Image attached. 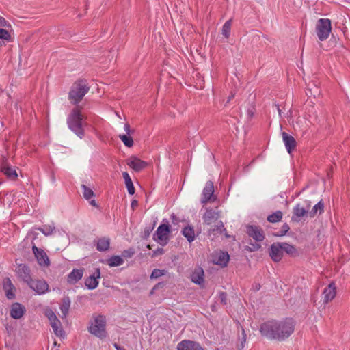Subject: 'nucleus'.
<instances>
[{
    "label": "nucleus",
    "instance_id": "nucleus-1",
    "mask_svg": "<svg viewBox=\"0 0 350 350\" xmlns=\"http://www.w3.org/2000/svg\"><path fill=\"white\" fill-rule=\"evenodd\" d=\"M295 322L291 318L281 321H268L260 325V332L268 339L284 340L294 332Z\"/></svg>",
    "mask_w": 350,
    "mask_h": 350
},
{
    "label": "nucleus",
    "instance_id": "nucleus-2",
    "mask_svg": "<svg viewBox=\"0 0 350 350\" xmlns=\"http://www.w3.org/2000/svg\"><path fill=\"white\" fill-rule=\"evenodd\" d=\"M85 116L81 113L78 107L74 108L67 118V124L72 130L81 139L84 136L83 120Z\"/></svg>",
    "mask_w": 350,
    "mask_h": 350
},
{
    "label": "nucleus",
    "instance_id": "nucleus-3",
    "mask_svg": "<svg viewBox=\"0 0 350 350\" xmlns=\"http://www.w3.org/2000/svg\"><path fill=\"white\" fill-rule=\"evenodd\" d=\"M90 87L85 81L78 80L74 83L68 94V99L73 105H77L88 92Z\"/></svg>",
    "mask_w": 350,
    "mask_h": 350
},
{
    "label": "nucleus",
    "instance_id": "nucleus-4",
    "mask_svg": "<svg viewBox=\"0 0 350 350\" xmlns=\"http://www.w3.org/2000/svg\"><path fill=\"white\" fill-rule=\"evenodd\" d=\"M88 332L100 338L107 337L106 331V318L104 315L98 314L93 317V320L91 321L90 326L88 327Z\"/></svg>",
    "mask_w": 350,
    "mask_h": 350
},
{
    "label": "nucleus",
    "instance_id": "nucleus-5",
    "mask_svg": "<svg viewBox=\"0 0 350 350\" xmlns=\"http://www.w3.org/2000/svg\"><path fill=\"white\" fill-rule=\"evenodd\" d=\"M332 31L331 21L328 18H320L316 24V33L321 41L327 40Z\"/></svg>",
    "mask_w": 350,
    "mask_h": 350
},
{
    "label": "nucleus",
    "instance_id": "nucleus-6",
    "mask_svg": "<svg viewBox=\"0 0 350 350\" xmlns=\"http://www.w3.org/2000/svg\"><path fill=\"white\" fill-rule=\"evenodd\" d=\"M170 232V227L168 224H161L157 229L154 239L161 245H165L169 241V234Z\"/></svg>",
    "mask_w": 350,
    "mask_h": 350
},
{
    "label": "nucleus",
    "instance_id": "nucleus-7",
    "mask_svg": "<svg viewBox=\"0 0 350 350\" xmlns=\"http://www.w3.org/2000/svg\"><path fill=\"white\" fill-rule=\"evenodd\" d=\"M29 286L39 295L45 293L49 291V285L43 280H33L31 278L27 282Z\"/></svg>",
    "mask_w": 350,
    "mask_h": 350
},
{
    "label": "nucleus",
    "instance_id": "nucleus-8",
    "mask_svg": "<svg viewBox=\"0 0 350 350\" xmlns=\"http://www.w3.org/2000/svg\"><path fill=\"white\" fill-rule=\"evenodd\" d=\"M305 204L301 205V204H297L293 208V216L292 219L294 221H299V219L303 216H304L307 213H308V210L311 206L310 202L305 201Z\"/></svg>",
    "mask_w": 350,
    "mask_h": 350
},
{
    "label": "nucleus",
    "instance_id": "nucleus-9",
    "mask_svg": "<svg viewBox=\"0 0 350 350\" xmlns=\"http://www.w3.org/2000/svg\"><path fill=\"white\" fill-rule=\"evenodd\" d=\"M281 243L277 242L273 243L269 249V255L274 262H279L283 256V249Z\"/></svg>",
    "mask_w": 350,
    "mask_h": 350
},
{
    "label": "nucleus",
    "instance_id": "nucleus-10",
    "mask_svg": "<svg viewBox=\"0 0 350 350\" xmlns=\"http://www.w3.org/2000/svg\"><path fill=\"white\" fill-rule=\"evenodd\" d=\"M32 250L38 264L40 266L48 267L49 265L50 261L49 257L43 250L39 249L36 246L33 245Z\"/></svg>",
    "mask_w": 350,
    "mask_h": 350
},
{
    "label": "nucleus",
    "instance_id": "nucleus-11",
    "mask_svg": "<svg viewBox=\"0 0 350 350\" xmlns=\"http://www.w3.org/2000/svg\"><path fill=\"white\" fill-rule=\"evenodd\" d=\"M336 295V287L334 283L329 284L323 292V300L324 304H327L333 300Z\"/></svg>",
    "mask_w": 350,
    "mask_h": 350
},
{
    "label": "nucleus",
    "instance_id": "nucleus-12",
    "mask_svg": "<svg viewBox=\"0 0 350 350\" xmlns=\"http://www.w3.org/2000/svg\"><path fill=\"white\" fill-rule=\"evenodd\" d=\"M247 233L250 237H252L256 241L260 242L265 239L262 230L256 226H249L247 228Z\"/></svg>",
    "mask_w": 350,
    "mask_h": 350
},
{
    "label": "nucleus",
    "instance_id": "nucleus-13",
    "mask_svg": "<svg viewBox=\"0 0 350 350\" xmlns=\"http://www.w3.org/2000/svg\"><path fill=\"white\" fill-rule=\"evenodd\" d=\"M3 288L5 292L6 297L8 299H13L15 297L16 288L9 278H5L3 280Z\"/></svg>",
    "mask_w": 350,
    "mask_h": 350
},
{
    "label": "nucleus",
    "instance_id": "nucleus-14",
    "mask_svg": "<svg viewBox=\"0 0 350 350\" xmlns=\"http://www.w3.org/2000/svg\"><path fill=\"white\" fill-rule=\"evenodd\" d=\"M178 350H204L198 342L191 340H183L177 345Z\"/></svg>",
    "mask_w": 350,
    "mask_h": 350
},
{
    "label": "nucleus",
    "instance_id": "nucleus-15",
    "mask_svg": "<svg viewBox=\"0 0 350 350\" xmlns=\"http://www.w3.org/2000/svg\"><path fill=\"white\" fill-rule=\"evenodd\" d=\"M3 159H5V157H3ZM1 171L8 178L11 180H15L18 177V174L16 172V168L12 167L5 160H3L1 165Z\"/></svg>",
    "mask_w": 350,
    "mask_h": 350
},
{
    "label": "nucleus",
    "instance_id": "nucleus-16",
    "mask_svg": "<svg viewBox=\"0 0 350 350\" xmlns=\"http://www.w3.org/2000/svg\"><path fill=\"white\" fill-rule=\"evenodd\" d=\"M16 272L18 276L26 283L29 282L31 278L30 275V269L26 265H18L16 269Z\"/></svg>",
    "mask_w": 350,
    "mask_h": 350
},
{
    "label": "nucleus",
    "instance_id": "nucleus-17",
    "mask_svg": "<svg viewBox=\"0 0 350 350\" xmlns=\"http://www.w3.org/2000/svg\"><path fill=\"white\" fill-rule=\"evenodd\" d=\"M100 269H96L95 272L93 273V275L86 278L85 281V284L87 286V288L91 290L96 288L98 286V279L100 278Z\"/></svg>",
    "mask_w": 350,
    "mask_h": 350
},
{
    "label": "nucleus",
    "instance_id": "nucleus-18",
    "mask_svg": "<svg viewBox=\"0 0 350 350\" xmlns=\"http://www.w3.org/2000/svg\"><path fill=\"white\" fill-rule=\"evenodd\" d=\"M127 165L135 172H139L146 167L147 163L135 157H132L127 160Z\"/></svg>",
    "mask_w": 350,
    "mask_h": 350
},
{
    "label": "nucleus",
    "instance_id": "nucleus-19",
    "mask_svg": "<svg viewBox=\"0 0 350 350\" xmlns=\"http://www.w3.org/2000/svg\"><path fill=\"white\" fill-rule=\"evenodd\" d=\"M214 192V187L213 183L211 181H208L206 183V185L202 191V198L201 199L202 204H206L208 201H209L213 194Z\"/></svg>",
    "mask_w": 350,
    "mask_h": 350
},
{
    "label": "nucleus",
    "instance_id": "nucleus-20",
    "mask_svg": "<svg viewBox=\"0 0 350 350\" xmlns=\"http://www.w3.org/2000/svg\"><path fill=\"white\" fill-rule=\"evenodd\" d=\"M25 312V308L21 304L16 302L11 306L10 316L15 319L21 318Z\"/></svg>",
    "mask_w": 350,
    "mask_h": 350
},
{
    "label": "nucleus",
    "instance_id": "nucleus-21",
    "mask_svg": "<svg viewBox=\"0 0 350 350\" xmlns=\"http://www.w3.org/2000/svg\"><path fill=\"white\" fill-rule=\"evenodd\" d=\"M219 217V213L213 211L212 209H207L203 215L204 223L206 225L211 224L214 221L217 220Z\"/></svg>",
    "mask_w": 350,
    "mask_h": 350
},
{
    "label": "nucleus",
    "instance_id": "nucleus-22",
    "mask_svg": "<svg viewBox=\"0 0 350 350\" xmlns=\"http://www.w3.org/2000/svg\"><path fill=\"white\" fill-rule=\"evenodd\" d=\"M282 137L287 152L288 153H291V152L294 150L296 146L295 139L293 137L284 132L282 133Z\"/></svg>",
    "mask_w": 350,
    "mask_h": 350
},
{
    "label": "nucleus",
    "instance_id": "nucleus-23",
    "mask_svg": "<svg viewBox=\"0 0 350 350\" xmlns=\"http://www.w3.org/2000/svg\"><path fill=\"white\" fill-rule=\"evenodd\" d=\"M83 275V269H74L68 275V282L70 284H75L80 280Z\"/></svg>",
    "mask_w": 350,
    "mask_h": 350
},
{
    "label": "nucleus",
    "instance_id": "nucleus-24",
    "mask_svg": "<svg viewBox=\"0 0 350 350\" xmlns=\"http://www.w3.org/2000/svg\"><path fill=\"white\" fill-rule=\"evenodd\" d=\"M191 280L193 282L201 285L204 283V271L202 268L196 269L191 275Z\"/></svg>",
    "mask_w": 350,
    "mask_h": 350
},
{
    "label": "nucleus",
    "instance_id": "nucleus-25",
    "mask_svg": "<svg viewBox=\"0 0 350 350\" xmlns=\"http://www.w3.org/2000/svg\"><path fill=\"white\" fill-rule=\"evenodd\" d=\"M110 245V239L107 237H102L98 239L96 249L100 252H105L109 250Z\"/></svg>",
    "mask_w": 350,
    "mask_h": 350
},
{
    "label": "nucleus",
    "instance_id": "nucleus-26",
    "mask_svg": "<svg viewBox=\"0 0 350 350\" xmlns=\"http://www.w3.org/2000/svg\"><path fill=\"white\" fill-rule=\"evenodd\" d=\"M225 230L226 228L224 223L221 221H219L217 224L209 229L208 233L209 236L213 235V237H215L217 234H221Z\"/></svg>",
    "mask_w": 350,
    "mask_h": 350
},
{
    "label": "nucleus",
    "instance_id": "nucleus-27",
    "mask_svg": "<svg viewBox=\"0 0 350 350\" xmlns=\"http://www.w3.org/2000/svg\"><path fill=\"white\" fill-rule=\"evenodd\" d=\"M71 304V300L69 297H64L62 299V304L60 305V310L63 314V317H66L68 314L70 307Z\"/></svg>",
    "mask_w": 350,
    "mask_h": 350
},
{
    "label": "nucleus",
    "instance_id": "nucleus-28",
    "mask_svg": "<svg viewBox=\"0 0 350 350\" xmlns=\"http://www.w3.org/2000/svg\"><path fill=\"white\" fill-rule=\"evenodd\" d=\"M122 176L123 178L124 179L125 185L127 188L129 193L131 195H133L135 193V189L129 174L126 172H124L122 173Z\"/></svg>",
    "mask_w": 350,
    "mask_h": 350
},
{
    "label": "nucleus",
    "instance_id": "nucleus-29",
    "mask_svg": "<svg viewBox=\"0 0 350 350\" xmlns=\"http://www.w3.org/2000/svg\"><path fill=\"white\" fill-rule=\"evenodd\" d=\"M51 326L53 328V330L55 334L58 337H63L64 335V331L62 329L61 322L59 319L54 321L51 323Z\"/></svg>",
    "mask_w": 350,
    "mask_h": 350
},
{
    "label": "nucleus",
    "instance_id": "nucleus-30",
    "mask_svg": "<svg viewBox=\"0 0 350 350\" xmlns=\"http://www.w3.org/2000/svg\"><path fill=\"white\" fill-rule=\"evenodd\" d=\"M183 235L191 243L195 239V232L193 228L191 226L185 227L182 230Z\"/></svg>",
    "mask_w": 350,
    "mask_h": 350
},
{
    "label": "nucleus",
    "instance_id": "nucleus-31",
    "mask_svg": "<svg viewBox=\"0 0 350 350\" xmlns=\"http://www.w3.org/2000/svg\"><path fill=\"white\" fill-rule=\"evenodd\" d=\"M281 245L282 246V247L283 249V252H285L291 256H296L298 255L297 250L294 245H290L285 242L281 243Z\"/></svg>",
    "mask_w": 350,
    "mask_h": 350
},
{
    "label": "nucleus",
    "instance_id": "nucleus-32",
    "mask_svg": "<svg viewBox=\"0 0 350 350\" xmlns=\"http://www.w3.org/2000/svg\"><path fill=\"white\" fill-rule=\"evenodd\" d=\"M107 262V265L112 267L122 265L124 263V260L120 256H113Z\"/></svg>",
    "mask_w": 350,
    "mask_h": 350
},
{
    "label": "nucleus",
    "instance_id": "nucleus-33",
    "mask_svg": "<svg viewBox=\"0 0 350 350\" xmlns=\"http://www.w3.org/2000/svg\"><path fill=\"white\" fill-rule=\"evenodd\" d=\"M229 260V256L228 253L220 252L218 254V256L217 259H215V262L217 265H219L221 266H226Z\"/></svg>",
    "mask_w": 350,
    "mask_h": 350
},
{
    "label": "nucleus",
    "instance_id": "nucleus-34",
    "mask_svg": "<svg viewBox=\"0 0 350 350\" xmlns=\"http://www.w3.org/2000/svg\"><path fill=\"white\" fill-rule=\"evenodd\" d=\"M324 210V204L322 201H319L317 204H315L312 208L311 211L309 212V215L310 217H314L319 212V214L323 212Z\"/></svg>",
    "mask_w": 350,
    "mask_h": 350
},
{
    "label": "nucleus",
    "instance_id": "nucleus-35",
    "mask_svg": "<svg viewBox=\"0 0 350 350\" xmlns=\"http://www.w3.org/2000/svg\"><path fill=\"white\" fill-rule=\"evenodd\" d=\"M40 231H41L44 235L49 236L53 233L55 231V227L52 224L44 225L42 227L38 228Z\"/></svg>",
    "mask_w": 350,
    "mask_h": 350
},
{
    "label": "nucleus",
    "instance_id": "nucleus-36",
    "mask_svg": "<svg viewBox=\"0 0 350 350\" xmlns=\"http://www.w3.org/2000/svg\"><path fill=\"white\" fill-rule=\"evenodd\" d=\"M81 189H82L83 196L86 200H89L94 196V193L92 191V189L88 187L86 185H82Z\"/></svg>",
    "mask_w": 350,
    "mask_h": 350
},
{
    "label": "nucleus",
    "instance_id": "nucleus-37",
    "mask_svg": "<svg viewBox=\"0 0 350 350\" xmlns=\"http://www.w3.org/2000/svg\"><path fill=\"white\" fill-rule=\"evenodd\" d=\"M306 94L309 96H313L314 97H316L320 94V90L314 84H312L311 87H310V85H308Z\"/></svg>",
    "mask_w": 350,
    "mask_h": 350
},
{
    "label": "nucleus",
    "instance_id": "nucleus-38",
    "mask_svg": "<svg viewBox=\"0 0 350 350\" xmlns=\"http://www.w3.org/2000/svg\"><path fill=\"white\" fill-rule=\"evenodd\" d=\"M232 25V20L227 21L222 27V34L225 38H228L230 36V29Z\"/></svg>",
    "mask_w": 350,
    "mask_h": 350
},
{
    "label": "nucleus",
    "instance_id": "nucleus-39",
    "mask_svg": "<svg viewBox=\"0 0 350 350\" xmlns=\"http://www.w3.org/2000/svg\"><path fill=\"white\" fill-rule=\"evenodd\" d=\"M282 217V213L280 211L270 215L267 217V220L271 223H275L279 221Z\"/></svg>",
    "mask_w": 350,
    "mask_h": 350
},
{
    "label": "nucleus",
    "instance_id": "nucleus-40",
    "mask_svg": "<svg viewBox=\"0 0 350 350\" xmlns=\"http://www.w3.org/2000/svg\"><path fill=\"white\" fill-rule=\"evenodd\" d=\"M119 137L126 146L131 147L133 145V140L131 136L122 134L120 135Z\"/></svg>",
    "mask_w": 350,
    "mask_h": 350
},
{
    "label": "nucleus",
    "instance_id": "nucleus-41",
    "mask_svg": "<svg viewBox=\"0 0 350 350\" xmlns=\"http://www.w3.org/2000/svg\"><path fill=\"white\" fill-rule=\"evenodd\" d=\"M0 39L3 41L10 42L12 37L8 30L3 28H0Z\"/></svg>",
    "mask_w": 350,
    "mask_h": 350
},
{
    "label": "nucleus",
    "instance_id": "nucleus-42",
    "mask_svg": "<svg viewBox=\"0 0 350 350\" xmlns=\"http://www.w3.org/2000/svg\"><path fill=\"white\" fill-rule=\"evenodd\" d=\"M44 314L49 319L50 323L58 319L54 312L51 309H46Z\"/></svg>",
    "mask_w": 350,
    "mask_h": 350
},
{
    "label": "nucleus",
    "instance_id": "nucleus-43",
    "mask_svg": "<svg viewBox=\"0 0 350 350\" xmlns=\"http://www.w3.org/2000/svg\"><path fill=\"white\" fill-rule=\"evenodd\" d=\"M166 271L165 270H161L159 269H154L150 275L152 279H157L162 275L165 274Z\"/></svg>",
    "mask_w": 350,
    "mask_h": 350
},
{
    "label": "nucleus",
    "instance_id": "nucleus-44",
    "mask_svg": "<svg viewBox=\"0 0 350 350\" xmlns=\"http://www.w3.org/2000/svg\"><path fill=\"white\" fill-rule=\"evenodd\" d=\"M218 299L221 304L226 305L227 304V294L224 292L219 293Z\"/></svg>",
    "mask_w": 350,
    "mask_h": 350
},
{
    "label": "nucleus",
    "instance_id": "nucleus-45",
    "mask_svg": "<svg viewBox=\"0 0 350 350\" xmlns=\"http://www.w3.org/2000/svg\"><path fill=\"white\" fill-rule=\"evenodd\" d=\"M242 338L241 340V343L240 345L238 346V349L239 350H241L242 349H243L244 346H245V344L246 342V334L245 333V331L243 330V333H242Z\"/></svg>",
    "mask_w": 350,
    "mask_h": 350
},
{
    "label": "nucleus",
    "instance_id": "nucleus-46",
    "mask_svg": "<svg viewBox=\"0 0 350 350\" xmlns=\"http://www.w3.org/2000/svg\"><path fill=\"white\" fill-rule=\"evenodd\" d=\"M134 253L135 252L132 249L124 250L122 252V256L126 258H131L133 256Z\"/></svg>",
    "mask_w": 350,
    "mask_h": 350
},
{
    "label": "nucleus",
    "instance_id": "nucleus-47",
    "mask_svg": "<svg viewBox=\"0 0 350 350\" xmlns=\"http://www.w3.org/2000/svg\"><path fill=\"white\" fill-rule=\"evenodd\" d=\"M124 129L126 133V135L129 136H131L135 132L133 129H131L130 125L128 123L124 124Z\"/></svg>",
    "mask_w": 350,
    "mask_h": 350
},
{
    "label": "nucleus",
    "instance_id": "nucleus-48",
    "mask_svg": "<svg viewBox=\"0 0 350 350\" xmlns=\"http://www.w3.org/2000/svg\"><path fill=\"white\" fill-rule=\"evenodd\" d=\"M10 27V25L8 23V22L1 16H0V27Z\"/></svg>",
    "mask_w": 350,
    "mask_h": 350
},
{
    "label": "nucleus",
    "instance_id": "nucleus-49",
    "mask_svg": "<svg viewBox=\"0 0 350 350\" xmlns=\"http://www.w3.org/2000/svg\"><path fill=\"white\" fill-rule=\"evenodd\" d=\"M164 254V250L162 248H158L157 250H154L152 254V257H155L159 255H161Z\"/></svg>",
    "mask_w": 350,
    "mask_h": 350
},
{
    "label": "nucleus",
    "instance_id": "nucleus-50",
    "mask_svg": "<svg viewBox=\"0 0 350 350\" xmlns=\"http://www.w3.org/2000/svg\"><path fill=\"white\" fill-rule=\"evenodd\" d=\"M289 229H290V228L288 224H284L282 228V233L281 234V235L284 234L286 232H287L289 230Z\"/></svg>",
    "mask_w": 350,
    "mask_h": 350
},
{
    "label": "nucleus",
    "instance_id": "nucleus-51",
    "mask_svg": "<svg viewBox=\"0 0 350 350\" xmlns=\"http://www.w3.org/2000/svg\"><path fill=\"white\" fill-rule=\"evenodd\" d=\"M252 247L250 249L251 251H256L260 248L259 243L252 244Z\"/></svg>",
    "mask_w": 350,
    "mask_h": 350
},
{
    "label": "nucleus",
    "instance_id": "nucleus-52",
    "mask_svg": "<svg viewBox=\"0 0 350 350\" xmlns=\"http://www.w3.org/2000/svg\"><path fill=\"white\" fill-rule=\"evenodd\" d=\"M274 106L275 107L278 112V114H279V116L280 117H282V110L280 109V107H279V105L278 104H275Z\"/></svg>",
    "mask_w": 350,
    "mask_h": 350
},
{
    "label": "nucleus",
    "instance_id": "nucleus-53",
    "mask_svg": "<svg viewBox=\"0 0 350 350\" xmlns=\"http://www.w3.org/2000/svg\"><path fill=\"white\" fill-rule=\"evenodd\" d=\"M138 204V202L137 200H133L132 202H131V208L133 209H134Z\"/></svg>",
    "mask_w": 350,
    "mask_h": 350
},
{
    "label": "nucleus",
    "instance_id": "nucleus-54",
    "mask_svg": "<svg viewBox=\"0 0 350 350\" xmlns=\"http://www.w3.org/2000/svg\"><path fill=\"white\" fill-rule=\"evenodd\" d=\"M247 113L248 118L250 119H251L254 115V112L252 111V110L248 109Z\"/></svg>",
    "mask_w": 350,
    "mask_h": 350
},
{
    "label": "nucleus",
    "instance_id": "nucleus-55",
    "mask_svg": "<svg viewBox=\"0 0 350 350\" xmlns=\"http://www.w3.org/2000/svg\"><path fill=\"white\" fill-rule=\"evenodd\" d=\"M114 347L117 350H126L124 347H120V345L117 344H114Z\"/></svg>",
    "mask_w": 350,
    "mask_h": 350
},
{
    "label": "nucleus",
    "instance_id": "nucleus-56",
    "mask_svg": "<svg viewBox=\"0 0 350 350\" xmlns=\"http://www.w3.org/2000/svg\"><path fill=\"white\" fill-rule=\"evenodd\" d=\"M90 204L93 206H97V204L95 201V200L94 199H92L90 201Z\"/></svg>",
    "mask_w": 350,
    "mask_h": 350
},
{
    "label": "nucleus",
    "instance_id": "nucleus-57",
    "mask_svg": "<svg viewBox=\"0 0 350 350\" xmlns=\"http://www.w3.org/2000/svg\"><path fill=\"white\" fill-rule=\"evenodd\" d=\"M51 180H52V182H53V183H55V178L54 175H53V176H51Z\"/></svg>",
    "mask_w": 350,
    "mask_h": 350
},
{
    "label": "nucleus",
    "instance_id": "nucleus-58",
    "mask_svg": "<svg viewBox=\"0 0 350 350\" xmlns=\"http://www.w3.org/2000/svg\"><path fill=\"white\" fill-rule=\"evenodd\" d=\"M233 96H234L233 95H232V96H230V97H229V98H228V101H230V100L232 98H233Z\"/></svg>",
    "mask_w": 350,
    "mask_h": 350
},
{
    "label": "nucleus",
    "instance_id": "nucleus-59",
    "mask_svg": "<svg viewBox=\"0 0 350 350\" xmlns=\"http://www.w3.org/2000/svg\"><path fill=\"white\" fill-rule=\"evenodd\" d=\"M53 345H54L55 346L57 345V342H56V341H55V342H54V343H53Z\"/></svg>",
    "mask_w": 350,
    "mask_h": 350
},
{
    "label": "nucleus",
    "instance_id": "nucleus-60",
    "mask_svg": "<svg viewBox=\"0 0 350 350\" xmlns=\"http://www.w3.org/2000/svg\"><path fill=\"white\" fill-rule=\"evenodd\" d=\"M147 247H148V248H149V249H150V245H148L147 246Z\"/></svg>",
    "mask_w": 350,
    "mask_h": 350
}]
</instances>
